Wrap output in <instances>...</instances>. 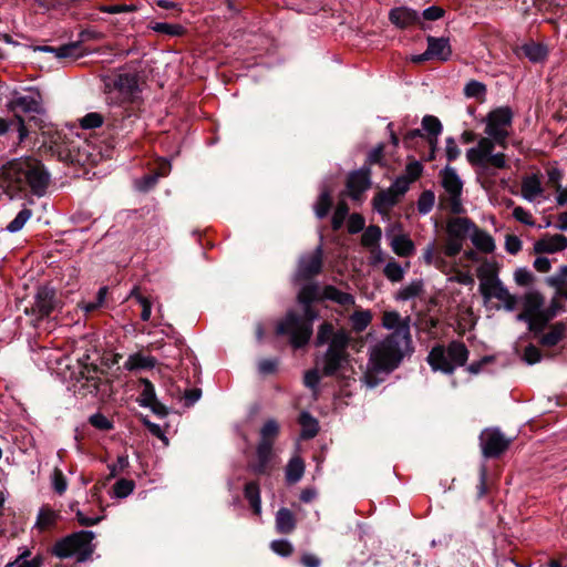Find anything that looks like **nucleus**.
Masks as SVG:
<instances>
[{"label": "nucleus", "instance_id": "1", "mask_svg": "<svg viewBox=\"0 0 567 567\" xmlns=\"http://www.w3.org/2000/svg\"><path fill=\"white\" fill-rule=\"evenodd\" d=\"M7 107L13 117H0V136L17 131L18 143L23 144L32 134L40 132L42 143L39 146V154L42 158L56 159L65 164H81L84 161L76 142L49 122L38 90H29V94L14 92Z\"/></svg>", "mask_w": 567, "mask_h": 567}, {"label": "nucleus", "instance_id": "2", "mask_svg": "<svg viewBox=\"0 0 567 567\" xmlns=\"http://www.w3.org/2000/svg\"><path fill=\"white\" fill-rule=\"evenodd\" d=\"M353 338L346 328L337 329L330 321H323L318 326L317 334L313 341L316 348L328 346L321 359L317 361V367L306 371L303 384L311 391L318 390L321 375L334 377L343 384H347L349 375L348 370L353 371L351 367V354L348 351Z\"/></svg>", "mask_w": 567, "mask_h": 567}, {"label": "nucleus", "instance_id": "3", "mask_svg": "<svg viewBox=\"0 0 567 567\" xmlns=\"http://www.w3.org/2000/svg\"><path fill=\"white\" fill-rule=\"evenodd\" d=\"M302 313L288 310L277 322L275 333L277 337H287L293 349L305 348L313 334V322L320 318L316 303H321L318 297L317 281L305 284L296 297Z\"/></svg>", "mask_w": 567, "mask_h": 567}, {"label": "nucleus", "instance_id": "4", "mask_svg": "<svg viewBox=\"0 0 567 567\" xmlns=\"http://www.w3.org/2000/svg\"><path fill=\"white\" fill-rule=\"evenodd\" d=\"M101 82L106 104L123 106L126 111L130 106L127 116L142 104L145 80L138 73H102Z\"/></svg>", "mask_w": 567, "mask_h": 567}, {"label": "nucleus", "instance_id": "5", "mask_svg": "<svg viewBox=\"0 0 567 567\" xmlns=\"http://www.w3.org/2000/svg\"><path fill=\"white\" fill-rule=\"evenodd\" d=\"M413 351L411 333H408L404 326L398 331H392L374 347L370 361L373 370L389 374L400 367L405 355H411Z\"/></svg>", "mask_w": 567, "mask_h": 567}, {"label": "nucleus", "instance_id": "6", "mask_svg": "<svg viewBox=\"0 0 567 567\" xmlns=\"http://www.w3.org/2000/svg\"><path fill=\"white\" fill-rule=\"evenodd\" d=\"M3 179L19 190L30 188L32 194L43 196L49 186L50 174L37 159L13 161L2 167Z\"/></svg>", "mask_w": 567, "mask_h": 567}, {"label": "nucleus", "instance_id": "7", "mask_svg": "<svg viewBox=\"0 0 567 567\" xmlns=\"http://www.w3.org/2000/svg\"><path fill=\"white\" fill-rule=\"evenodd\" d=\"M95 534L92 530L74 532L56 540L51 549V554L60 559H66L75 556L78 563L89 560L95 546L92 544Z\"/></svg>", "mask_w": 567, "mask_h": 567}, {"label": "nucleus", "instance_id": "8", "mask_svg": "<svg viewBox=\"0 0 567 567\" xmlns=\"http://www.w3.org/2000/svg\"><path fill=\"white\" fill-rule=\"evenodd\" d=\"M468 349L462 341L454 340L444 346H435L427 355V362L434 371L446 374L454 372L455 367H463L468 359Z\"/></svg>", "mask_w": 567, "mask_h": 567}, {"label": "nucleus", "instance_id": "9", "mask_svg": "<svg viewBox=\"0 0 567 567\" xmlns=\"http://www.w3.org/2000/svg\"><path fill=\"white\" fill-rule=\"evenodd\" d=\"M512 121L513 112L508 106L497 107L488 113L484 132L492 137L496 144L505 147L508 137V132L505 127H509Z\"/></svg>", "mask_w": 567, "mask_h": 567}, {"label": "nucleus", "instance_id": "10", "mask_svg": "<svg viewBox=\"0 0 567 567\" xmlns=\"http://www.w3.org/2000/svg\"><path fill=\"white\" fill-rule=\"evenodd\" d=\"M480 445L485 458H498L509 447L512 440L506 437L498 427H487L480 434Z\"/></svg>", "mask_w": 567, "mask_h": 567}, {"label": "nucleus", "instance_id": "11", "mask_svg": "<svg viewBox=\"0 0 567 567\" xmlns=\"http://www.w3.org/2000/svg\"><path fill=\"white\" fill-rule=\"evenodd\" d=\"M62 307V301L58 296L55 288L50 286H39L34 295V302L31 307V313L38 319L50 317L58 308Z\"/></svg>", "mask_w": 567, "mask_h": 567}, {"label": "nucleus", "instance_id": "12", "mask_svg": "<svg viewBox=\"0 0 567 567\" xmlns=\"http://www.w3.org/2000/svg\"><path fill=\"white\" fill-rule=\"evenodd\" d=\"M545 306V296L538 290H530L522 297V311L516 315V320L527 323L528 331L533 322H537L542 308Z\"/></svg>", "mask_w": 567, "mask_h": 567}, {"label": "nucleus", "instance_id": "13", "mask_svg": "<svg viewBox=\"0 0 567 567\" xmlns=\"http://www.w3.org/2000/svg\"><path fill=\"white\" fill-rule=\"evenodd\" d=\"M427 48L422 54L413 55L412 62L420 64L427 60L447 61L452 55L449 38L426 37Z\"/></svg>", "mask_w": 567, "mask_h": 567}, {"label": "nucleus", "instance_id": "14", "mask_svg": "<svg viewBox=\"0 0 567 567\" xmlns=\"http://www.w3.org/2000/svg\"><path fill=\"white\" fill-rule=\"evenodd\" d=\"M275 454L272 443L258 442L256 460L248 463L249 471L257 475H270L275 468Z\"/></svg>", "mask_w": 567, "mask_h": 567}, {"label": "nucleus", "instance_id": "15", "mask_svg": "<svg viewBox=\"0 0 567 567\" xmlns=\"http://www.w3.org/2000/svg\"><path fill=\"white\" fill-rule=\"evenodd\" d=\"M34 51L53 53L58 60L68 63L83 56L87 49L80 42L72 41L60 47L39 45L34 48Z\"/></svg>", "mask_w": 567, "mask_h": 567}, {"label": "nucleus", "instance_id": "16", "mask_svg": "<svg viewBox=\"0 0 567 567\" xmlns=\"http://www.w3.org/2000/svg\"><path fill=\"white\" fill-rule=\"evenodd\" d=\"M322 265V248L321 246H318L310 256L300 259L297 279L312 282L311 280L321 272Z\"/></svg>", "mask_w": 567, "mask_h": 567}, {"label": "nucleus", "instance_id": "17", "mask_svg": "<svg viewBox=\"0 0 567 567\" xmlns=\"http://www.w3.org/2000/svg\"><path fill=\"white\" fill-rule=\"evenodd\" d=\"M389 21L398 29H420L419 11L406 7H394L389 11Z\"/></svg>", "mask_w": 567, "mask_h": 567}, {"label": "nucleus", "instance_id": "18", "mask_svg": "<svg viewBox=\"0 0 567 567\" xmlns=\"http://www.w3.org/2000/svg\"><path fill=\"white\" fill-rule=\"evenodd\" d=\"M565 311V306L560 301V297L556 295L551 298L549 306L547 308H542V311L538 316L537 322H533L530 327V333L533 337H538L543 331L549 326L550 321L557 317L559 312Z\"/></svg>", "mask_w": 567, "mask_h": 567}, {"label": "nucleus", "instance_id": "19", "mask_svg": "<svg viewBox=\"0 0 567 567\" xmlns=\"http://www.w3.org/2000/svg\"><path fill=\"white\" fill-rule=\"evenodd\" d=\"M371 186V168L363 166L353 171L347 178V188L352 199H359L361 195Z\"/></svg>", "mask_w": 567, "mask_h": 567}, {"label": "nucleus", "instance_id": "20", "mask_svg": "<svg viewBox=\"0 0 567 567\" xmlns=\"http://www.w3.org/2000/svg\"><path fill=\"white\" fill-rule=\"evenodd\" d=\"M317 288L318 297L322 305L326 301H331L346 309H349L355 302V299L351 293L343 292L332 285L321 286L319 282H317Z\"/></svg>", "mask_w": 567, "mask_h": 567}, {"label": "nucleus", "instance_id": "21", "mask_svg": "<svg viewBox=\"0 0 567 567\" xmlns=\"http://www.w3.org/2000/svg\"><path fill=\"white\" fill-rule=\"evenodd\" d=\"M548 47L544 43L528 40L527 42L515 48V54L519 59H527L533 63L544 62L548 56Z\"/></svg>", "mask_w": 567, "mask_h": 567}, {"label": "nucleus", "instance_id": "22", "mask_svg": "<svg viewBox=\"0 0 567 567\" xmlns=\"http://www.w3.org/2000/svg\"><path fill=\"white\" fill-rule=\"evenodd\" d=\"M495 143L492 137L480 138L477 146L466 152L468 163L472 166H484V161L493 153Z\"/></svg>", "mask_w": 567, "mask_h": 567}, {"label": "nucleus", "instance_id": "23", "mask_svg": "<svg viewBox=\"0 0 567 567\" xmlns=\"http://www.w3.org/2000/svg\"><path fill=\"white\" fill-rule=\"evenodd\" d=\"M476 224L468 217H454L447 221L446 233L450 238L464 243L474 231Z\"/></svg>", "mask_w": 567, "mask_h": 567}, {"label": "nucleus", "instance_id": "24", "mask_svg": "<svg viewBox=\"0 0 567 567\" xmlns=\"http://www.w3.org/2000/svg\"><path fill=\"white\" fill-rule=\"evenodd\" d=\"M567 248V237L561 234L546 236L534 244L535 254H555Z\"/></svg>", "mask_w": 567, "mask_h": 567}, {"label": "nucleus", "instance_id": "25", "mask_svg": "<svg viewBox=\"0 0 567 567\" xmlns=\"http://www.w3.org/2000/svg\"><path fill=\"white\" fill-rule=\"evenodd\" d=\"M549 331L540 336L534 337L538 340V343L545 348H551L557 346L560 341L567 338V323L564 321H557L549 324Z\"/></svg>", "mask_w": 567, "mask_h": 567}, {"label": "nucleus", "instance_id": "26", "mask_svg": "<svg viewBox=\"0 0 567 567\" xmlns=\"http://www.w3.org/2000/svg\"><path fill=\"white\" fill-rule=\"evenodd\" d=\"M440 176L442 186L450 197L462 196L463 183L453 167L446 166L440 172Z\"/></svg>", "mask_w": 567, "mask_h": 567}, {"label": "nucleus", "instance_id": "27", "mask_svg": "<svg viewBox=\"0 0 567 567\" xmlns=\"http://www.w3.org/2000/svg\"><path fill=\"white\" fill-rule=\"evenodd\" d=\"M545 284L555 289L557 297L567 300V265L560 266L555 275L547 277Z\"/></svg>", "mask_w": 567, "mask_h": 567}, {"label": "nucleus", "instance_id": "28", "mask_svg": "<svg viewBox=\"0 0 567 567\" xmlns=\"http://www.w3.org/2000/svg\"><path fill=\"white\" fill-rule=\"evenodd\" d=\"M478 289L485 301H488L492 298L504 301L511 293L501 280L494 282H481Z\"/></svg>", "mask_w": 567, "mask_h": 567}, {"label": "nucleus", "instance_id": "29", "mask_svg": "<svg viewBox=\"0 0 567 567\" xmlns=\"http://www.w3.org/2000/svg\"><path fill=\"white\" fill-rule=\"evenodd\" d=\"M297 526L295 514L286 507H281L276 514V529L279 534H291Z\"/></svg>", "mask_w": 567, "mask_h": 567}, {"label": "nucleus", "instance_id": "30", "mask_svg": "<svg viewBox=\"0 0 567 567\" xmlns=\"http://www.w3.org/2000/svg\"><path fill=\"white\" fill-rule=\"evenodd\" d=\"M298 422L301 426L300 437L302 440L313 439L320 430L318 420L307 411L299 414Z\"/></svg>", "mask_w": 567, "mask_h": 567}, {"label": "nucleus", "instance_id": "31", "mask_svg": "<svg viewBox=\"0 0 567 567\" xmlns=\"http://www.w3.org/2000/svg\"><path fill=\"white\" fill-rule=\"evenodd\" d=\"M244 496L248 501L255 515L261 513L260 486L258 481H249L244 486Z\"/></svg>", "mask_w": 567, "mask_h": 567}, {"label": "nucleus", "instance_id": "32", "mask_svg": "<svg viewBox=\"0 0 567 567\" xmlns=\"http://www.w3.org/2000/svg\"><path fill=\"white\" fill-rule=\"evenodd\" d=\"M471 240L473 245L482 252L491 254L495 250V241L494 238L485 230H482L477 227L474 228V231L471 234Z\"/></svg>", "mask_w": 567, "mask_h": 567}, {"label": "nucleus", "instance_id": "33", "mask_svg": "<svg viewBox=\"0 0 567 567\" xmlns=\"http://www.w3.org/2000/svg\"><path fill=\"white\" fill-rule=\"evenodd\" d=\"M157 360L152 355H144L140 352L131 354L124 363V368L128 371L152 369L156 365Z\"/></svg>", "mask_w": 567, "mask_h": 567}, {"label": "nucleus", "instance_id": "34", "mask_svg": "<svg viewBox=\"0 0 567 567\" xmlns=\"http://www.w3.org/2000/svg\"><path fill=\"white\" fill-rule=\"evenodd\" d=\"M60 517L59 512L53 511L49 505H43L38 513L35 527L40 530L52 528Z\"/></svg>", "mask_w": 567, "mask_h": 567}, {"label": "nucleus", "instance_id": "35", "mask_svg": "<svg viewBox=\"0 0 567 567\" xmlns=\"http://www.w3.org/2000/svg\"><path fill=\"white\" fill-rule=\"evenodd\" d=\"M410 321V317L403 319L398 311H385L382 316V326L393 331H398L406 326L408 333H411Z\"/></svg>", "mask_w": 567, "mask_h": 567}, {"label": "nucleus", "instance_id": "36", "mask_svg": "<svg viewBox=\"0 0 567 567\" xmlns=\"http://www.w3.org/2000/svg\"><path fill=\"white\" fill-rule=\"evenodd\" d=\"M422 128L427 133V143L437 144V136L443 130L441 121L434 115H425L422 118Z\"/></svg>", "mask_w": 567, "mask_h": 567}, {"label": "nucleus", "instance_id": "37", "mask_svg": "<svg viewBox=\"0 0 567 567\" xmlns=\"http://www.w3.org/2000/svg\"><path fill=\"white\" fill-rule=\"evenodd\" d=\"M446 11L442 7L431 6L424 9L422 12H419L420 18V30L429 31L431 30V25L429 22L436 21L442 19L445 16Z\"/></svg>", "mask_w": 567, "mask_h": 567}, {"label": "nucleus", "instance_id": "38", "mask_svg": "<svg viewBox=\"0 0 567 567\" xmlns=\"http://www.w3.org/2000/svg\"><path fill=\"white\" fill-rule=\"evenodd\" d=\"M333 206L331 190L324 187L320 193L313 208L318 219H323L328 216L329 212Z\"/></svg>", "mask_w": 567, "mask_h": 567}, {"label": "nucleus", "instance_id": "39", "mask_svg": "<svg viewBox=\"0 0 567 567\" xmlns=\"http://www.w3.org/2000/svg\"><path fill=\"white\" fill-rule=\"evenodd\" d=\"M372 203L374 209L379 213H385L398 203V197L390 189L381 190L374 195Z\"/></svg>", "mask_w": 567, "mask_h": 567}, {"label": "nucleus", "instance_id": "40", "mask_svg": "<svg viewBox=\"0 0 567 567\" xmlns=\"http://www.w3.org/2000/svg\"><path fill=\"white\" fill-rule=\"evenodd\" d=\"M543 193L542 183L537 175H530L522 182V195L528 200H533L535 197Z\"/></svg>", "mask_w": 567, "mask_h": 567}, {"label": "nucleus", "instance_id": "41", "mask_svg": "<svg viewBox=\"0 0 567 567\" xmlns=\"http://www.w3.org/2000/svg\"><path fill=\"white\" fill-rule=\"evenodd\" d=\"M363 234L361 237V244L363 247L369 249H374L380 247V240L382 237L381 227L378 225H370L365 229H363Z\"/></svg>", "mask_w": 567, "mask_h": 567}, {"label": "nucleus", "instance_id": "42", "mask_svg": "<svg viewBox=\"0 0 567 567\" xmlns=\"http://www.w3.org/2000/svg\"><path fill=\"white\" fill-rule=\"evenodd\" d=\"M393 251L400 257H410L414 252L413 241L405 235L395 236L391 243Z\"/></svg>", "mask_w": 567, "mask_h": 567}, {"label": "nucleus", "instance_id": "43", "mask_svg": "<svg viewBox=\"0 0 567 567\" xmlns=\"http://www.w3.org/2000/svg\"><path fill=\"white\" fill-rule=\"evenodd\" d=\"M305 472V462L301 457L296 456L292 457L286 470V480L289 484H295L299 482L303 475Z\"/></svg>", "mask_w": 567, "mask_h": 567}, {"label": "nucleus", "instance_id": "44", "mask_svg": "<svg viewBox=\"0 0 567 567\" xmlns=\"http://www.w3.org/2000/svg\"><path fill=\"white\" fill-rule=\"evenodd\" d=\"M476 275L481 282H494L501 280L498 278V267L496 262H491L487 259H485L477 268Z\"/></svg>", "mask_w": 567, "mask_h": 567}, {"label": "nucleus", "instance_id": "45", "mask_svg": "<svg viewBox=\"0 0 567 567\" xmlns=\"http://www.w3.org/2000/svg\"><path fill=\"white\" fill-rule=\"evenodd\" d=\"M154 32L169 37H184L187 32L182 24H172L166 22H155L150 27Z\"/></svg>", "mask_w": 567, "mask_h": 567}, {"label": "nucleus", "instance_id": "46", "mask_svg": "<svg viewBox=\"0 0 567 567\" xmlns=\"http://www.w3.org/2000/svg\"><path fill=\"white\" fill-rule=\"evenodd\" d=\"M352 330L357 333L364 331L371 323L372 315L369 310H357L350 317Z\"/></svg>", "mask_w": 567, "mask_h": 567}, {"label": "nucleus", "instance_id": "47", "mask_svg": "<svg viewBox=\"0 0 567 567\" xmlns=\"http://www.w3.org/2000/svg\"><path fill=\"white\" fill-rule=\"evenodd\" d=\"M140 382L143 388L136 401L141 406L151 405V402H154L157 398L155 386L148 379L145 378L141 379Z\"/></svg>", "mask_w": 567, "mask_h": 567}, {"label": "nucleus", "instance_id": "48", "mask_svg": "<svg viewBox=\"0 0 567 567\" xmlns=\"http://www.w3.org/2000/svg\"><path fill=\"white\" fill-rule=\"evenodd\" d=\"M280 431L279 424L276 420H268L264 423L260 430V440L259 442L272 443L278 436Z\"/></svg>", "mask_w": 567, "mask_h": 567}, {"label": "nucleus", "instance_id": "49", "mask_svg": "<svg viewBox=\"0 0 567 567\" xmlns=\"http://www.w3.org/2000/svg\"><path fill=\"white\" fill-rule=\"evenodd\" d=\"M348 215H349L348 204L343 200L339 202L334 209L332 218H331V227L334 231H338L342 228Z\"/></svg>", "mask_w": 567, "mask_h": 567}, {"label": "nucleus", "instance_id": "50", "mask_svg": "<svg viewBox=\"0 0 567 567\" xmlns=\"http://www.w3.org/2000/svg\"><path fill=\"white\" fill-rule=\"evenodd\" d=\"M423 292V281L421 279L412 281L410 285L401 288L398 292V299L410 300L421 296Z\"/></svg>", "mask_w": 567, "mask_h": 567}, {"label": "nucleus", "instance_id": "51", "mask_svg": "<svg viewBox=\"0 0 567 567\" xmlns=\"http://www.w3.org/2000/svg\"><path fill=\"white\" fill-rule=\"evenodd\" d=\"M33 215V212L32 209L30 208H22L18 214L17 216L14 217L13 220H11L6 229L10 233H17L19 230H21L23 228V226L25 225V223L31 218V216Z\"/></svg>", "mask_w": 567, "mask_h": 567}, {"label": "nucleus", "instance_id": "52", "mask_svg": "<svg viewBox=\"0 0 567 567\" xmlns=\"http://www.w3.org/2000/svg\"><path fill=\"white\" fill-rule=\"evenodd\" d=\"M107 295V287H101L93 301L84 302L81 307L85 313H92L102 308Z\"/></svg>", "mask_w": 567, "mask_h": 567}, {"label": "nucleus", "instance_id": "53", "mask_svg": "<svg viewBox=\"0 0 567 567\" xmlns=\"http://www.w3.org/2000/svg\"><path fill=\"white\" fill-rule=\"evenodd\" d=\"M134 487L135 483L133 480L120 478L113 485V492L117 498H124L134 491Z\"/></svg>", "mask_w": 567, "mask_h": 567}, {"label": "nucleus", "instance_id": "54", "mask_svg": "<svg viewBox=\"0 0 567 567\" xmlns=\"http://www.w3.org/2000/svg\"><path fill=\"white\" fill-rule=\"evenodd\" d=\"M464 94L467 97H475L483 101L486 94V86L475 80H471L464 87Z\"/></svg>", "mask_w": 567, "mask_h": 567}, {"label": "nucleus", "instance_id": "55", "mask_svg": "<svg viewBox=\"0 0 567 567\" xmlns=\"http://www.w3.org/2000/svg\"><path fill=\"white\" fill-rule=\"evenodd\" d=\"M104 123V116L97 112H91L80 120V125L84 130L101 127Z\"/></svg>", "mask_w": 567, "mask_h": 567}, {"label": "nucleus", "instance_id": "56", "mask_svg": "<svg viewBox=\"0 0 567 567\" xmlns=\"http://www.w3.org/2000/svg\"><path fill=\"white\" fill-rule=\"evenodd\" d=\"M435 202V195L432 190L426 189L421 193L417 199V210L420 214H427L432 210Z\"/></svg>", "mask_w": 567, "mask_h": 567}, {"label": "nucleus", "instance_id": "57", "mask_svg": "<svg viewBox=\"0 0 567 567\" xmlns=\"http://www.w3.org/2000/svg\"><path fill=\"white\" fill-rule=\"evenodd\" d=\"M520 358L526 364L533 365L542 361L543 353L536 346L529 343L525 347Z\"/></svg>", "mask_w": 567, "mask_h": 567}, {"label": "nucleus", "instance_id": "58", "mask_svg": "<svg viewBox=\"0 0 567 567\" xmlns=\"http://www.w3.org/2000/svg\"><path fill=\"white\" fill-rule=\"evenodd\" d=\"M89 423L100 431H111L114 429V423L104 414L97 412L89 417Z\"/></svg>", "mask_w": 567, "mask_h": 567}, {"label": "nucleus", "instance_id": "59", "mask_svg": "<svg viewBox=\"0 0 567 567\" xmlns=\"http://www.w3.org/2000/svg\"><path fill=\"white\" fill-rule=\"evenodd\" d=\"M384 276L393 281V282H399L403 279V276H404V271H403V268L401 267V265L396 261H389L386 264V266L384 267Z\"/></svg>", "mask_w": 567, "mask_h": 567}, {"label": "nucleus", "instance_id": "60", "mask_svg": "<svg viewBox=\"0 0 567 567\" xmlns=\"http://www.w3.org/2000/svg\"><path fill=\"white\" fill-rule=\"evenodd\" d=\"M70 509L72 512H75V517H76V520L78 523L81 525V526H84V527H90V526H94V525H97L103 518L104 516H97V517H87L85 516L79 508H78V502L75 503H72L70 505Z\"/></svg>", "mask_w": 567, "mask_h": 567}, {"label": "nucleus", "instance_id": "61", "mask_svg": "<svg viewBox=\"0 0 567 567\" xmlns=\"http://www.w3.org/2000/svg\"><path fill=\"white\" fill-rule=\"evenodd\" d=\"M270 548L274 553L281 557H289L293 553L292 544L287 539H276L270 543Z\"/></svg>", "mask_w": 567, "mask_h": 567}, {"label": "nucleus", "instance_id": "62", "mask_svg": "<svg viewBox=\"0 0 567 567\" xmlns=\"http://www.w3.org/2000/svg\"><path fill=\"white\" fill-rule=\"evenodd\" d=\"M514 279L518 286L529 287L535 282L536 277L527 268H518L514 272Z\"/></svg>", "mask_w": 567, "mask_h": 567}, {"label": "nucleus", "instance_id": "63", "mask_svg": "<svg viewBox=\"0 0 567 567\" xmlns=\"http://www.w3.org/2000/svg\"><path fill=\"white\" fill-rule=\"evenodd\" d=\"M52 486L56 494L62 495L68 488V481L63 472L55 467L52 475Z\"/></svg>", "mask_w": 567, "mask_h": 567}, {"label": "nucleus", "instance_id": "64", "mask_svg": "<svg viewBox=\"0 0 567 567\" xmlns=\"http://www.w3.org/2000/svg\"><path fill=\"white\" fill-rule=\"evenodd\" d=\"M411 184V179H408L405 175H400L395 178L390 190L393 192V194L399 198L400 196L405 195V193L409 190Z\"/></svg>", "mask_w": 567, "mask_h": 567}]
</instances>
